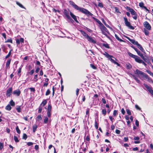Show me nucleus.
<instances>
[{"instance_id": "f257e3e1", "label": "nucleus", "mask_w": 153, "mask_h": 153, "mask_svg": "<svg viewBox=\"0 0 153 153\" xmlns=\"http://www.w3.org/2000/svg\"><path fill=\"white\" fill-rule=\"evenodd\" d=\"M70 4L72 5L73 7L77 10H79L82 13L88 16H92L93 14L90 13L87 10L81 7H79L76 5L73 1H70Z\"/></svg>"}, {"instance_id": "f03ea898", "label": "nucleus", "mask_w": 153, "mask_h": 153, "mask_svg": "<svg viewBox=\"0 0 153 153\" xmlns=\"http://www.w3.org/2000/svg\"><path fill=\"white\" fill-rule=\"evenodd\" d=\"M102 54L105 56L111 62L114 63L115 64H116L118 66H120V64L119 63L116 62L114 59L112 58V57L114 58L113 56L109 55L106 52H105V53H103Z\"/></svg>"}, {"instance_id": "7ed1b4c3", "label": "nucleus", "mask_w": 153, "mask_h": 153, "mask_svg": "<svg viewBox=\"0 0 153 153\" xmlns=\"http://www.w3.org/2000/svg\"><path fill=\"white\" fill-rule=\"evenodd\" d=\"M100 28L101 29L102 33L106 36H108L106 33H109V32L107 29L102 24L100 26Z\"/></svg>"}, {"instance_id": "20e7f679", "label": "nucleus", "mask_w": 153, "mask_h": 153, "mask_svg": "<svg viewBox=\"0 0 153 153\" xmlns=\"http://www.w3.org/2000/svg\"><path fill=\"white\" fill-rule=\"evenodd\" d=\"M123 19L124 20L125 25L130 29H134V27L131 25L130 23L128 21L126 17H124Z\"/></svg>"}, {"instance_id": "39448f33", "label": "nucleus", "mask_w": 153, "mask_h": 153, "mask_svg": "<svg viewBox=\"0 0 153 153\" xmlns=\"http://www.w3.org/2000/svg\"><path fill=\"white\" fill-rule=\"evenodd\" d=\"M131 47L133 48L134 50L137 52V54L138 55L140 56L142 59L145 61L146 62V60H147V59L144 57L143 56V54H142L140 51H139L137 48H135L133 46H132Z\"/></svg>"}, {"instance_id": "423d86ee", "label": "nucleus", "mask_w": 153, "mask_h": 153, "mask_svg": "<svg viewBox=\"0 0 153 153\" xmlns=\"http://www.w3.org/2000/svg\"><path fill=\"white\" fill-rule=\"evenodd\" d=\"M143 25L144 27L149 30H150L151 29V27L148 22L147 21L143 23Z\"/></svg>"}, {"instance_id": "0eeeda50", "label": "nucleus", "mask_w": 153, "mask_h": 153, "mask_svg": "<svg viewBox=\"0 0 153 153\" xmlns=\"http://www.w3.org/2000/svg\"><path fill=\"white\" fill-rule=\"evenodd\" d=\"M49 148L50 150H48L49 153H56L54 147H53L52 145H50L49 146Z\"/></svg>"}, {"instance_id": "6e6552de", "label": "nucleus", "mask_w": 153, "mask_h": 153, "mask_svg": "<svg viewBox=\"0 0 153 153\" xmlns=\"http://www.w3.org/2000/svg\"><path fill=\"white\" fill-rule=\"evenodd\" d=\"M64 13L68 19L70 20L72 22L74 21L70 17V16H69V13L66 10H64Z\"/></svg>"}, {"instance_id": "1a4fd4ad", "label": "nucleus", "mask_w": 153, "mask_h": 153, "mask_svg": "<svg viewBox=\"0 0 153 153\" xmlns=\"http://www.w3.org/2000/svg\"><path fill=\"white\" fill-rule=\"evenodd\" d=\"M13 88L12 87L9 88L7 91L6 95L7 97H10L12 93Z\"/></svg>"}, {"instance_id": "9d476101", "label": "nucleus", "mask_w": 153, "mask_h": 153, "mask_svg": "<svg viewBox=\"0 0 153 153\" xmlns=\"http://www.w3.org/2000/svg\"><path fill=\"white\" fill-rule=\"evenodd\" d=\"M86 39L90 42L95 44L96 43V41L94 40L91 36H88V37Z\"/></svg>"}, {"instance_id": "9b49d317", "label": "nucleus", "mask_w": 153, "mask_h": 153, "mask_svg": "<svg viewBox=\"0 0 153 153\" xmlns=\"http://www.w3.org/2000/svg\"><path fill=\"white\" fill-rule=\"evenodd\" d=\"M86 39L90 42L95 44L96 43V41L94 40L91 36H88V37Z\"/></svg>"}, {"instance_id": "f8f14e48", "label": "nucleus", "mask_w": 153, "mask_h": 153, "mask_svg": "<svg viewBox=\"0 0 153 153\" xmlns=\"http://www.w3.org/2000/svg\"><path fill=\"white\" fill-rule=\"evenodd\" d=\"M70 15L72 18L75 20V21L77 23H79L78 21L77 20L76 16L74 15L71 12H70Z\"/></svg>"}, {"instance_id": "ddd939ff", "label": "nucleus", "mask_w": 153, "mask_h": 153, "mask_svg": "<svg viewBox=\"0 0 153 153\" xmlns=\"http://www.w3.org/2000/svg\"><path fill=\"white\" fill-rule=\"evenodd\" d=\"M79 31L80 32L83 36H84L86 39L89 36L85 32L81 30H79Z\"/></svg>"}, {"instance_id": "4468645a", "label": "nucleus", "mask_w": 153, "mask_h": 153, "mask_svg": "<svg viewBox=\"0 0 153 153\" xmlns=\"http://www.w3.org/2000/svg\"><path fill=\"white\" fill-rule=\"evenodd\" d=\"M135 74L137 75H140L142 76L143 74H144V72L138 70V69H137L135 71Z\"/></svg>"}, {"instance_id": "2eb2a0df", "label": "nucleus", "mask_w": 153, "mask_h": 153, "mask_svg": "<svg viewBox=\"0 0 153 153\" xmlns=\"http://www.w3.org/2000/svg\"><path fill=\"white\" fill-rule=\"evenodd\" d=\"M136 62L140 63H141L142 60H141L140 57L136 56V57L134 59Z\"/></svg>"}, {"instance_id": "dca6fc26", "label": "nucleus", "mask_w": 153, "mask_h": 153, "mask_svg": "<svg viewBox=\"0 0 153 153\" xmlns=\"http://www.w3.org/2000/svg\"><path fill=\"white\" fill-rule=\"evenodd\" d=\"M143 85L149 92L150 91L152 90V87L148 86L146 84L144 83Z\"/></svg>"}, {"instance_id": "f3484780", "label": "nucleus", "mask_w": 153, "mask_h": 153, "mask_svg": "<svg viewBox=\"0 0 153 153\" xmlns=\"http://www.w3.org/2000/svg\"><path fill=\"white\" fill-rule=\"evenodd\" d=\"M11 61V59H8L6 62V68L7 69L8 68H10V62Z\"/></svg>"}, {"instance_id": "a211bd4d", "label": "nucleus", "mask_w": 153, "mask_h": 153, "mask_svg": "<svg viewBox=\"0 0 153 153\" xmlns=\"http://www.w3.org/2000/svg\"><path fill=\"white\" fill-rule=\"evenodd\" d=\"M20 93V91L19 89L13 91V94H16L17 96L19 95Z\"/></svg>"}, {"instance_id": "6ab92c4d", "label": "nucleus", "mask_w": 153, "mask_h": 153, "mask_svg": "<svg viewBox=\"0 0 153 153\" xmlns=\"http://www.w3.org/2000/svg\"><path fill=\"white\" fill-rule=\"evenodd\" d=\"M128 54L130 57H131L134 59H135L137 56L129 52H128Z\"/></svg>"}, {"instance_id": "aec40b11", "label": "nucleus", "mask_w": 153, "mask_h": 153, "mask_svg": "<svg viewBox=\"0 0 153 153\" xmlns=\"http://www.w3.org/2000/svg\"><path fill=\"white\" fill-rule=\"evenodd\" d=\"M44 123L45 124H47L49 121V118H48V117L46 116H44Z\"/></svg>"}, {"instance_id": "412c9836", "label": "nucleus", "mask_w": 153, "mask_h": 153, "mask_svg": "<svg viewBox=\"0 0 153 153\" xmlns=\"http://www.w3.org/2000/svg\"><path fill=\"white\" fill-rule=\"evenodd\" d=\"M13 51L12 49H11L10 51L9 52L8 54L5 56V59H7L10 56L11 54V52Z\"/></svg>"}, {"instance_id": "4be33fe9", "label": "nucleus", "mask_w": 153, "mask_h": 153, "mask_svg": "<svg viewBox=\"0 0 153 153\" xmlns=\"http://www.w3.org/2000/svg\"><path fill=\"white\" fill-rule=\"evenodd\" d=\"M47 101L46 100H44L41 104V105H42V107L44 106L47 103Z\"/></svg>"}, {"instance_id": "5701e85b", "label": "nucleus", "mask_w": 153, "mask_h": 153, "mask_svg": "<svg viewBox=\"0 0 153 153\" xmlns=\"http://www.w3.org/2000/svg\"><path fill=\"white\" fill-rule=\"evenodd\" d=\"M37 128V126L36 125H34L33 126V132L35 133L36 130Z\"/></svg>"}, {"instance_id": "b1692460", "label": "nucleus", "mask_w": 153, "mask_h": 153, "mask_svg": "<svg viewBox=\"0 0 153 153\" xmlns=\"http://www.w3.org/2000/svg\"><path fill=\"white\" fill-rule=\"evenodd\" d=\"M16 4L20 7L25 9V8L24 7V6H23L22 4L19 3V2L18 1H16Z\"/></svg>"}, {"instance_id": "393cba45", "label": "nucleus", "mask_w": 153, "mask_h": 153, "mask_svg": "<svg viewBox=\"0 0 153 153\" xmlns=\"http://www.w3.org/2000/svg\"><path fill=\"white\" fill-rule=\"evenodd\" d=\"M137 47L142 52H144V50L140 45L139 44Z\"/></svg>"}, {"instance_id": "a878e982", "label": "nucleus", "mask_w": 153, "mask_h": 153, "mask_svg": "<svg viewBox=\"0 0 153 153\" xmlns=\"http://www.w3.org/2000/svg\"><path fill=\"white\" fill-rule=\"evenodd\" d=\"M5 108L6 110L10 111L11 109L12 108L10 106V105L8 104L5 107Z\"/></svg>"}, {"instance_id": "bb28decb", "label": "nucleus", "mask_w": 153, "mask_h": 153, "mask_svg": "<svg viewBox=\"0 0 153 153\" xmlns=\"http://www.w3.org/2000/svg\"><path fill=\"white\" fill-rule=\"evenodd\" d=\"M115 36L116 38L118 41H120V42H123V40L122 39H120L118 36L116 34H115Z\"/></svg>"}, {"instance_id": "cd10ccee", "label": "nucleus", "mask_w": 153, "mask_h": 153, "mask_svg": "<svg viewBox=\"0 0 153 153\" xmlns=\"http://www.w3.org/2000/svg\"><path fill=\"white\" fill-rule=\"evenodd\" d=\"M38 75L36 74L34 75V79L33 80V81H35V82H37L38 80Z\"/></svg>"}, {"instance_id": "c85d7f7f", "label": "nucleus", "mask_w": 153, "mask_h": 153, "mask_svg": "<svg viewBox=\"0 0 153 153\" xmlns=\"http://www.w3.org/2000/svg\"><path fill=\"white\" fill-rule=\"evenodd\" d=\"M130 12L131 14L132 15H137L136 12L133 9H132L131 11H130Z\"/></svg>"}, {"instance_id": "c756f323", "label": "nucleus", "mask_w": 153, "mask_h": 153, "mask_svg": "<svg viewBox=\"0 0 153 153\" xmlns=\"http://www.w3.org/2000/svg\"><path fill=\"white\" fill-rule=\"evenodd\" d=\"M126 68L128 69H130L132 68V66L130 64L128 63L126 64Z\"/></svg>"}, {"instance_id": "7c9ffc66", "label": "nucleus", "mask_w": 153, "mask_h": 153, "mask_svg": "<svg viewBox=\"0 0 153 153\" xmlns=\"http://www.w3.org/2000/svg\"><path fill=\"white\" fill-rule=\"evenodd\" d=\"M94 18L95 19V20L98 23V24L100 26V25H101V24H102V23L100 22V21L98 19Z\"/></svg>"}, {"instance_id": "2f4dec72", "label": "nucleus", "mask_w": 153, "mask_h": 153, "mask_svg": "<svg viewBox=\"0 0 153 153\" xmlns=\"http://www.w3.org/2000/svg\"><path fill=\"white\" fill-rule=\"evenodd\" d=\"M52 107L50 104H49L48 106V109L47 111H51Z\"/></svg>"}, {"instance_id": "473e14b6", "label": "nucleus", "mask_w": 153, "mask_h": 153, "mask_svg": "<svg viewBox=\"0 0 153 153\" xmlns=\"http://www.w3.org/2000/svg\"><path fill=\"white\" fill-rule=\"evenodd\" d=\"M42 117L41 115H39L36 119L37 121H39L42 120Z\"/></svg>"}, {"instance_id": "72a5a7b5", "label": "nucleus", "mask_w": 153, "mask_h": 153, "mask_svg": "<svg viewBox=\"0 0 153 153\" xmlns=\"http://www.w3.org/2000/svg\"><path fill=\"white\" fill-rule=\"evenodd\" d=\"M142 76L143 77L145 78L146 79H147L149 76L146 74L144 73V74H143Z\"/></svg>"}, {"instance_id": "f704fd0d", "label": "nucleus", "mask_w": 153, "mask_h": 153, "mask_svg": "<svg viewBox=\"0 0 153 153\" xmlns=\"http://www.w3.org/2000/svg\"><path fill=\"white\" fill-rule=\"evenodd\" d=\"M10 104L12 106H14L15 105V103L13 101V100H11L10 102Z\"/></svg>"}, {"instance_id": "c9c22d12", "label": "nucleus", "mask_w": 153, "mask_h": 153, "mask_svg": "<svg viewBox=\"0 0 153 153\" xmlns=\"http://www.w3.org/2000/svg\"><path fill=\"white\" fill-rule=\"evenodd\" d=\"M146 71L150 75L152 76L153 77V73H152L149 70H146Z\"/></svg>"}, {"instance_id": "e433bc0d", "label": "nucleus", "mask_w": 153, "mask_h": 153, "mask_svg": "<svg viewBox=\"0 0 153 153\" xmlns=\"http://www.w3.org/2000/svg\"><path fill=\"white\" fill-rule=\"evenodd\" d=\"M103 46H104L106 48H110L108 45L107 43H103Z\"/></svg>"}, {"instance_id": "4c0bfd02", "label": "nucleus", "mask_w": 153, "mask_h": 153, "mask_svg": "<svg viewBox=\"0 0 153 153\" xmlns=\"http://www.w3.org/2000/svg\"><path fill=\"white\" fill-rule=\"evenodd\" d=\"M127 38L131 42L134 44V42L135 41L134 40L131 39L128 37H127Z\"/></svg>"}, {"instance_id": "58836bf2", "label": "nucleus", "mask_w": 153, "mask_h": 153, "mask_svg": "<svg viewBox=\"0 0 153 153\" xmlns=\"http://www.w3.org/2000/svg\"><path fill=\"white\" fill-rule=\"evenodd\" d=\"M14 139L16 142H18L19 141L18 138L16 136H14Z\"/></svg>"}, {"instance_id": "ea45409f", "label": "nucleus", "mask_w": 153, "mask_h": 153, "mask_svg": "<svg viewBox=\"0 0 153 153\" xmlns=\"http://www.w3.org/2000/svg\"><path fill=\"white\" fill-rule=\"evenodd\" d=\"M125 8L128 11L130 12V11L133 9L131 8L130 7L128 6H126L125 7Z\"/></svg>"}, {"instance_id": "a19ab883", "label": "nucleus", "mask_w": 153, "mask_h": 153, "mask_svg": "<svg viewBox=\"0 0 153 153\" xmlns=\"http://www.w3.org/2000/svg\"><path fill=\"white\" fill-rule=\"evenodd\" d=\"M139 5L140 7L143 8L144 7V3L143 2L140 3Z\"/></svg>"}, {"instance_id": "79ce46f5", "label": "nucleus", "mask_w": 153, "mask_h": 153, "mask_svg": "<svg viewBox=\"0 0 153 153\" xmlns=\"http://www.w3.org/2000/svg\"><path fill=\"white\" fill-rule=\"evenodd\" d=\"M27 138V135L25 133L23 134L22 138L26 140Z\"/></svg>"}, {"instance_id": "37998d69", "label": "nucleus", "mask_w": 153, "mask_h": 153, "mask_svg": "<svg viewBox=\"0 0 153 153\" xmlns=\"http://www.w3.org/2000/svg\"><path fill=\"white\" fill-rule=\"evenodd\" d=\"M126 112L129 115H131V111L128 109H127L126 110Z\"/></svg>"}, {"instance_id": "c03bdc74", "label": "nucleus", "mask_w": 153, "mask_h": 153, "mask_svg": "<svg viewBox=\"0 0 153 153\" xmlns=\"http://www.w3.org/2000/svg\"><path fill=\"white\" fill-rule=\"evenodd\" d=\"M102 114H103L104 116L106 114V111L105 109H103L102 111Z\"/></svg>"}, {"instance_id": "a18cd8bd", "label": "nucleus", "mask_w": 153, "mask_h": 153, "mask_svg": "<svg viewBox=\"0 0 153 153\" xmlns=\"http://www.w3.org/2000/svg\"><path fill=\"white\" fill-rule=\"evenodd\" d=\"M95 128L97 129H98V124L96 120H95Z\"/></svg>"}, {"instance_id": "49530a36", "label": "nucleus", "mask_w": 153, "mask_h": 153, "mask_svg": "<svg viewBox=\"0 0 153 153\" xmlns=\"http://www.w3.org/2000/svg\"><path fill=\"white\" fill-rule=\"evenodd\" d=\"M16 130L18 133L19 134L20 133V131L18 126H17L16 128Z\"/></svg>"}, {"instance_id": "de8ad7c7", "label": "nucleus", "mask_w": 153, "mask_h": 153, "mask_svg": "<svg viewBox=\"0 0 153 153\" xmlns=\"http://www.w3.org/2000/svg\"><path fill=\"white\" fill-rule=\"evenodd\" d=\"M47 114L48 117L50 118L51 116V111H47Z\"/></svg>"}, {"instance_id": "09e8293b", "label": "nucleus", "mask_w": 153, "mask_h": 153, "mask_svg": "<svg viewBox=\"0 0 153 153\" xmlns=\"http://www.w3.org/2000/svg\"><path fill=\"white\" fill-rule=\"evenodd\" d=\"M144 32V33L147 36L149 35V32L146 30L145 29Z\"/></svg>"}, {"instance_id": "8fccbe9b", "label": "nucleus", "mask_w": 153, "mask_h": 153, "mask_svg": "<svg viewBox=\"0 0 153 153\" xmlns=\"http://www.w3.org/2000/svg\"><path fill=\"white\" fill-rule=\"evenodd\" d=\"M42 107L41 106H39V108L38 113H40L42 111Z\"/></svg>"}, {"instance_id": "3c124183", "label": "nucleus", "mask_w": 153, "mask_h": 153, "mask_svg": "<svg viewBox=\"0 0 153 153\" xmlns=\"http://www.w3.org/2000/svg\"><path fill=\"white\" fill-rule=\"evenodd\" d=\"M50 91L49 89H48L46 92L45 95L46 96L48 95L50 93Z\"/></svg>"}, {"instance_id": "603ef678", "label": "nucleus", "mask_w": 153, "mask_h": 153, "mask_svg": "<svg viewBox=\"0 0 153 153\" xmlns=\"http://www.w3.org/2000/svg\"><path fill=\"white\" fill-rule=\"evenodd\" d=\"M147 79L149 82H150L153 83V81L149 77Z\"/></svg>"}, {"instance_id": "864d4df0", "label": "nucleus", "mask_w": 153, "mask_h": 153, "mask_svg": "<svg viewBox=\"0 0 153 153\" xmlns=\"http://www.w3.org/2000/svg\"><path fill=\"white\" fill-rule=\"evenodd\" d=\"M33 143L31 142H28L27 143V145L28 146H30L33 145Z\"/></svg>"}, {"instance_id": "5fc2aeb1", "label": "nucleus", "mask_w": 153, "mask_h": 153, "mask_svg": "<svg viewBox=\"0 0 153 153\" xmlns=\"http://www.w3.org/2000/svg\"><path fill=\"white\" fill-rule=\"evenodd\" d=\"M16 44L17 45H19L20 44V40H19V39H16Z\"/></svg>"}, {"instance_id": "6e6d98bb", "label": "nucleus", "mask_w": 153, "mask_h": 153, "mask_svg": "<svg viewBox=\"0 0 153 153\" xmlns=\"http://www.w3.org/2000/svg\"><path fill=\"white\" fill-rule=\"evenodd\" d=\"M16 109L17 110L18 112H21V108L20 107L17 108H16Z\"/></svg>"}, {"instance_id": "4d7b16f0", "label": "nucleus", "mask_w": 153, "mask_h": 153, "mask_svg": "<svg viewBox=\"0 0 153 153\" xmlns=\"http://www.w3.org/2000/svg\"><path fill=\"white\" fill-rule=\"evenodd\" d=\"M121 112L123 114H124L125 113V111L123 108H122L121 109Z\"/></svg>"}, {"instance_id": "13d9d810", "label": "nucleus", "mask_w": 153, "mask_h": 153, "mask_svg": "<svg viewBox=\"0 0 153 153\" xmlns=\"http://www.w3.org/2000/svg\"><path fill=\"white\" fill-rule=\"evenodd\" d=\"M98 6L99 7H103V5L100 2L98 4Z\"/></svg>"}, {"instance_id": "bf43d9fd", "label": "nucleus", "mask_w": 153, "mask_h": 153, "mask_svg": "<svg viewBox=\"0 0 153 153\" xmlns=\"http://www.w3.org/2000/svg\"><path fill=\"white\" fill-rule=\"evenodd\" d=\"M21 71V68H19V71L18 72V74L19 76H20V74Z\"/></svg>"}, {"instance_id": "052dcab7", "label": "nucleus", "mask_w": 153, "mask_h": 153, "mask_svg": "<svg viewBox=\"0 0 153 153\" xmlns=\"http://www.w3.org/2000/svg\"><path fill=\"white\" fill-rule=\"evenodd\" d=\"M115 132L117 134H119L120 132V131L119 130L116 129L115 131Z\"/></svg>"}, {"instance_id": "680f3d73", "label": "nucleus", "mask_w": 153, "mask_h": 153, "mask_svg": "<svg viewBox=\"0 0 153 153\" xmlns=\"http://www.w3.org/2000/svg\"><path fill=\"white\" fill-rule=\"evenodd\" d=\"M5 42H10L12 43V40L11 39H8Z\"/></svg>"}, {"instance_id": "e2e57ef3", "label": "nucleus", "mask_w": 153, "mask_h": 153, "mask_svg": "<svg viewBox=\"0 0 153 153\" xmlns=\"http://www.w3.org/2000/svg\"><path fill=\"white\" fill-rule=\"evenodd\" d=\"M34 70L33 69V70H32L31 71H30V72H29V74L30 75H32L34 73Z\"/></svg>"}, {"instance_id": "0e129e2a", "label": "nucleus", "mask_w": 153, "mask_h": 153, "mask_svg": "<svg viewBox=\"0 0 153 153\" xmlns=\"http://www.w3.org/2000/svg\"><path fill=\"white\" fill-rule=\"evenodd\" d=\"M135 107L137 109L139 110L141 109L137 105H135Z\"/></svg>"}, {"instance_id": "69168bd1", "label": "nucleus", "mask_w": 153, "mask_h": 153, "mask_svg": "<svg viewBox=\"0 0 153 153\" xmlns=\"http://www.w3.org/2000/svg\"><path fill=\"white\" fill-rule=\"evenodd\" d=\"M90 66L93 69H96V68L95 67V66L93 64H91Z\"/></svg>"}, {"instance_id": "338daca9", "label": "nucleus", "mask_w": 153, "mask_h": 153, "mask_svg": "<svg viewBox=\"0 0 153 153\" xmlns=\"http://www.w3.org/2000/svg\"><path fill=\"white\" fill-rule=\"evenodd\" d=\"M31 91L34 92L35 91V88H29Z\"/></svg>"}, {"instance_id": "774afa93", "label": "nucleus", "mask_w": 153, "mask_h": 153, "mask_svg": "<svg viewBox=\"0 0 153 153\" xmlns=\"http://www.w3.org/2000/svg\"><path fill=\"white\" fill-rule=\"evenodd\" d=\"M19 40L20 42H21V43H23L24 42V39L23 38H21Z\"/></svg>"}]
</instances>
